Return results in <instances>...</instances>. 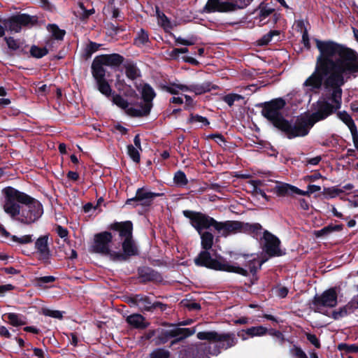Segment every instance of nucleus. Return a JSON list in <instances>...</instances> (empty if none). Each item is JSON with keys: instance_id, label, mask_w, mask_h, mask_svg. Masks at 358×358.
Returning a JSON list of instances; mask_svg holds the SVG:
<instances>
[{"instance_id": "nucleus-62", "label": "nucleus", "mask_w": 358, "mask_h": 358, "mask_svg": "<svg viewBox=\"0 0 358 358\" xmlns=\"http://www.w3.org/2000/svg\"><path fill=\"white\" fill-rule=\"evenodd\" d=\"M220 187L217 184L206 185L205 187L201 188V191H206L207 189H213L215 191H220Z\"/></svg>"}, {"instance_id": "nucleus-22", "label": "nucleus", "mask_w": 358, "mask_h": 358, "mask_svg": "<svg viewBox=\"0 0 358 358\" xmlns=\"http://www.w3.org/2000/svg\"><path fill=\"white\" fill-rule=\"evenodd\" d=\"M141 92L143 98V102H141L138 106H145L150 104V108H152V100L155 96L154 90L148 84H143L141 87Z\"/></svg>"}, {"instance_id": "nucleus-18", "label": "nucleus", "mask_w": 358, "mask_h": 358, "mask_svg": "<svg viewBox=\"0 0 358 358\" xmlns=\"http://www.w3.org/2000/svg\"><path fill=\"white\" fill-rule=\"evenodd\" d=\"M0 234L1 235L8 238L10 241L15 243L18 245H24L32 242V235H24L20 237L11 235L8 232L2 224H0Z\"/></svg>"}, {"instance_id": "nucleus-47", "label": "nucleus", "mask_w": 358, "mask_h": 358, "mask_svg": "<svg viewBox=\"0 0 358 358\" xmlns=\"http://www.w3.org/2000/svg\"><path fill=\"white\" fill-rule=\"evenodd\" d=\"M290 353L294 358H308L306 354L300 348L296 346L290 350Z\"/></svg>"}, {"instance_id": "nucleus-24", "label": "nucleus", "mask_w": 358, "mask_h": 358, "mask_svg": "<svg viewBox=\"0 0 358 358\" xmlns=\"http://www.w3.org/2000/svg\"><path fill=\"white\" fill-rule=\"evenodd\" d=\"M163 89L171 94H178L180 92H191V84L183 85L171 83L169 85L164 86Z\"/></svg>"}, {"instance_id": "nucleus-36", "label": "nucleus", "mask_w": 358, "mask_h": 358, "mask_svg": "<svg viewBox=\"0 0 358 358\" xmlns=\"http://www.w3.org/2000/svg\"><path fill=\"white\" fill-rule=\"evenodd\" d=\"M17 20L20 22L21 26H27L33 24L36 22L34 17L30 16L27 14H21L17 15Z\"/></svg>"}, {"instance_id": "nucleus-64", "label": "nucleus", "mask_w": 358, "mask_h": 358, "mask_svg": "<svg viewBox=\"0 0 358 358\" xmlns=\"http://www.w3.org/2000/svg\"><path fill=\"white\" fill-rule=\"evenodd\" d=\"M0 335L3 337H6V338L10 337V334L8 329L4 326L0 327Z\"/></svg>"}, {"instance_id": "nucleus-45", "label": "nucleus", "mask_w": 358, "mask_h": 358, "mask_svg": "<svg viewBox=\"0 0 358 358\" xmlns=\"http://www.w3.org/2000/svg\"><path fill=\"white\" fill-rule=\"evenodd\" d=\"M79 7L80 9V12L79 13V17L82 20L87 19V17H89V16H90L94 13V8L86 9L83 5V3H79Z\"/></svg>"}, {"instance_id": "nucleus-37", "label": "nucleus", "mask_w": 358, "mask_h": 358, "mask_svg": "<svg viewBox=\"0 0 358 358\" xmlns=\"http://www.w3.org/2000/svg\"><path fill=\"white\" fill-rule=\"evenodd\" d=\"M30 52L34 57L41 58L48 53V50L46 48L33 45L30 49Z\"/></svg>"}, {"instance_id": "nucleus-5", "label": "nucleus", "mask_w": 358, "mask_h": 358, "mask_svg": "<svg viewBox=\"0 0 358 358\" xmlns=\"http://www.w3.org/2000/svg\"><path fill=\"white\" fill-rule=\"evenodd\" d=\"M208 250H203L194 259V263L197 266H205L218 271L233 272L242 275H246V271L239 266L230 265L229 262L226 261H220L213 259Z\"/></svg>"}, {"instance_id": "nucleus-35", "label": "nucleus", "mask_w": 358, "mask_h": 358, "mask_svg": "<svg viewBox=\"0 0 358 358\" xmlns=\"http://www.w3.org/2000/svg\"><path fill=\"white\" fill-rule=\"evenodd\" d=\"M157 16L158 24L162 26L164 29L171 28V23L167 17L158 9L156 11Z\"/></svg>"}, {"instance_id": "nucleus-51", "label": "nucleus", "mask_w": 358, "mask_h": 358, "mask_svg": "<svg viewBox=\"0 0 358 358\" xmlns=\"http://www.w3.org/2000/svg\"><path fill=\"white\" fill-rule=\"evenodd\" d=\"M43 314L46 316L58 319H61L63 317V314L61 311L50 309L43 310Z\"/></svg>"}, {"instance_id": "nucleus-63", "label": "nucleus", "mask_w": 358, "mask_h": 358, "mask_svg": "<svg viewBox=\"0 0 358 358\" xmlns=\"http://www.w3.org/2000/svg\"><path fill=\"white\" fill-rule=\"evenodd\" d=\"M350 132L352 136L354 145L355 148L358 150V134L357 128H355V131L351 130Z\"/></svg>"}, {"instance_id": "nucleus-11", "label": "nucleus", "mask_w": 358, "mask_h": 358, "mask_svg": "<svg viewBox=\"0 0 358 358\" xmlns=\"http://www.w3.org/2000/svg\"><path fill=\"white\" fill-rule=\"evenodd\" d=\"M113 104L124 110L125 113L132 117H141L147 115L150 111V104L145 106H130L126 99L118 94L112 97Z\"/></svg>"}, {"instance_id": "nucleus-61", "label": "nucleus", "mask_w": 358, "mask_h": 358, "mask_svg": "<svg viewBox=\"0 0 358 358\" xmlns=\"http://www.w3.org/2000/svg\"><path fill=\"white\" fill-rule=\"evenodd\" d=\"M100 45L96 43H92L91 42L87 47V50L88 52L90 53H93L94 52H96L98 49H99V47Z\"/></svg>"}, {"instance_id": "nucleus-17", "label": "nucleus", "mask_w": 358, "mask_h": 358, "mask_svg": "<svg viewBox=\"0 0 358 358\" xmlns=\"http://www.w3.org/2000/svg\"><path fill=\"white\" fill-rule=\"evenodd\" d=\"M267 331V328L263 326L252 327L240 331L238 333V336L242 340L245 341L250 337L262 336L266 334Z\"/></svg>"}, {"instance_id": "nucleus-41", "label": "nucleus", "mask_w": 358, "mask_h": 358, "mask_svg": "<svg viewBox=\"0 0 358 358\" xmlns=\"http://www.w3.org/2000/svg\"><path fill=\"white\" fill-rule=\"evenodd\" d=\"M174 182L179 186H185L187 184V179L182 171H178L174 176Z\"/></svg>"}, {"instance_id": "nucleus-44", "label": "nucleus", "mask_w": 358, "mask_h": 358, "mask_svg": "<svg viewBox=\"0 0 358 358\" xmlns=\"http://www.w3.org/2000/svg\"><path fill=\"white\" fill-rule=\"evenodd\" d=\"M9 29L12 31L19 32L21 29V24L17 20V15L12 17L8 20Z\"/></svg>"}, {"instance_id": "nucleus-34", "label": "nucleus", "mask_w": 358, "mask_h": 358, "mask_svg": "<svg viewBox=\"0 0 358 358\" xmlns=\"http://www.w3.org/2000/svg\"><path fill=\"white\" fill-rule=\"evenodd\" d=\"M280 32L278 31H271L268 34L264 35L259 41L258 44L259 45H267L269 42L273 40V36H279Z\"/></svg>"}, {"instance_id": "nucleus-20", "label": "nucleus", "mask_w": 358, "mask_h": 358, "mask_svg": "<svg viewBox=\"0 0 358 358\" xmlns=\"http://www.w3.org/2000/svg\"><path fill=\"white\" fill-rule=\"evenodd\" d=\"M127 322L133 328L143 329L149 326L145 318L141 314H132L127 317Z\"/></svg>"}, {"instance_id": "nucleus-10", "label": "nucleus", "mask_w": 358, "mask_h": 358, "mask_svg": "<svg viewBox=\"0 0 358 358\" xmlns=\"http://www.w3.org/2000/svg\"><path fill=\"white\" fill-rule=\"evenodd\" d=\"M184 216L189 220L190 224L197 231L201 237V247L203 250H210L213 245L214 241V236L212 233L209 231H203L205 229H208L209 227H200L199 229L197 227L194 225V218L196 217L199 215H204L203 213L199 212H195L192 210H183L182 212Z\"/></svg>"}, {"instance_id": "nucleus-28", "label": "nucleus", "mask_w": 358, "mask_h": 358, "mask_svg": "<svg viewBox=\"0 0 358 358\" xmlns=\"http://www.w3.org/2000/svg\"><path fill=\"white\" fill-rule=\"evenodd\" d=\"M338 117L349 128L350 131H355L356 125L351 116L345 111H340L337 113Z\"/></svg>"}, {"instance_id": "nucleus-59", "label": "nucleus", "mask_w": 358, "mask_h": 358, "mask_svg": "<svg viewBox=\"0 0 358 358\" xmlns=\"http://www.w3.org/2000/svg\"><path fill=\"white\" fill-rule=\"evenodd\" d=\"M124 85V80L122 78L121 76L117 75L115 86L118 90H122Z\"/></svg>"}, {"instance_id": "nucleus-52", "label": "nucleus", "mask_w": 358, "mask_h": 358, "mask_svg": "<svg viewBox=\"0 0 358 358\" xmlns=\"http://www.w3.org/2000/svg\"><path fill=\"white\" fill-rule=\"evenodd\" d=\"M176 42L177 44H180V45H192L195 43L196 40L193 37H191L187 39L183 38L182 37H177V38H176Z\"/></svg>"}, {"instance_id": "nucleus-46", "label": "nucleus", "mask_w": 358, "mask_h": 358, "mask_svg": "<svg viewBox=\"0 0 358 358\" xmlns=\"http://www.w3.org/2000/svg\"><path fill=\"white\" fill-rule=\"evenodd\" d=\"M49 31L56 39H62L65 34V31L64 30L59 29L58 27L55 24L49 27Z\"/></svg>"}, {"instance_id": "nucleus-60", "label": "nucleus", "mask_w": 358, "mask_h": 358, "mask_svg": "<svg viewBox=\"0 0 358 358\" xmlns=\"http://www.w3.org/2000/svg\"><path fill=\"white\" fill-rule=\"evenodd\" d=\"M288 294V289L285 287H279L277 289V295L280 298H285Z\"/></svg>"}, {"instance_id": "nucleus-9", "label": "nucleus", "mask_w": 358, "mask_h": 358, "mask_svg": "<svg viewBox=\"0 0 358 358\" xmlns=\"http://www.w3.org/2000/svg\"><path fill=\"white\" fill-rule=\"evenodd\" d=\"M336 288H330L320 295H316L312 302L311 308L317 313H324V308H333L337 305Z\"/></svg>"}, {"instance_id": "nucleus-31", "label": "nucleus", "mask_w": 358, "mask_h": 358, "mask_svg": "<svg viewBox=\"0 0 358 358\" xmlns=\"http://www.w3.org/2000/svg\"><path fill=\"white\" fill-rule=\"evenodd\" d=\"M96 84L99 91L102 94H103L108 98H109L111 96L112 89L106 80L97 81Z\"/></svg>"}, {"instance_id": "nucleus-33", "label": "nucleus", "mask_w": 358, "mask_h": 358, "mask_svg": "<svg viewBox=\"0 0 358 358\" xmlns=\"http://www.w3.org/2000/svg\"><path fill=\"white\" fill-rule=\"evenodd\" d=\"M55 277L48 275L43 277H37L34 279V284L36 287H46L45 284L51 283L55 280Z\"/></svg>"}, {"instance_id": "nucleus-3", "label": "nucleus", "mask_w": 358, "mask_h": 358, "mask_svg": "<svg viewBox=\"0 0 358 358\" xmlns=\"http://www.w3.org/2000/svg\"><path fill=\"white\" fill-rule=\"evenodd\" d=\"M113 228L119 231L120 236L123 239V251L112 253V260L117 262L126 261L129 257L138 255V248L131 236L132 223L129 221L115 223Z\"/></svg>"}, {"instance_id": "nucleus-7", "label": "nucleus", "mask_w": 358, "mask_h": 358, "mask_svg": "<svg viewBox=\"0 0 358 358\" xmlns=\"http://www.w3.org/2000/svg\"><path fill=\"white\" fill-rule=\"evenodd\" d=\"M253 0H208L205 9L208 13H226L243 9Z\"/></svg>"}, {"instance_id": "nucleus-23", "label": "nucleus", "mask_w": 358, "mask_h": 358, "mask_svg": "<svg viewBox=\"0 0 358 358\" xmlns=\"http://www.w3.org/2000/svg\"><path fill=\"white\" fill-rule=\"evenodd\" d=\"M131 300L142 310H150L153 308L152 302L146 296L136 294Z\"/></svg>"}, {"instance_id": "nucleus-13", "label": "nucleus", "mask_w": 358, "mask_h": 358, "mask_svg": "<svg viewBox=\"0 0 358 358\" xmlns=\"http://www.w3.org/2000/svg\"><path fill=\"white\" fill-rule=\"evenodd\" d=\"M234 259L236 262L234 264L229 263V264L239 266L245 269L246 271V275L244 276L248 275L247 269H248L250 273H255L259 268H261L262 265L265 262L264 260H257L253 255H237L234 257Z\"/></svg>"}, {"instance_id": "nucleus-6", "label": "nucleus", "mask_w": 358, "mask_h": 358, "mask_svg": "<svg viewBox=\"0 0 358 358\" xmlns=\"http://www.w3.org/2000/svg\"><path fill=\"white\" fill-rule=\"evenodd\" d=\"M199 340H207L215 344L212 355H218L221 350H227L237 343V338L234 334H218L216 331H200L196 335Z\"/></svg>"}, {"instance_id": "nucleus-26", "label": "nucleus", "mask_w": 358, "mask_h": 358, "mask_svg": "<svg viewBox=\"0 0 358 358\" xmlns=\"http://www.w3.org/2000/svg\"><path fill=\"white\" fill-rule=\"evenodd\" d=\"M196 332V328H176L171 330L169 335L171 337L180 336L178 340L183 339L187 336L193 335Z\"/></svg>"}, {"instance_id": "nucleus-57", "label": "nucleus", "mask_w": 358, "mask_h": 358, "mask_svg": "<svg viewBox=\"0 0 358 358\" xmlns=\"http://www.w3.org/2000/svg\"><path fill=\"white\" fill-rule=\"evenodd\" d=\"M262 227L259 224H253L250 225H247V229L250 231L253 234H257L259 230H261Z\"/></svg>"}, {"instance_id": "nucleus-32", "label": "nucleus", "mask_w": 358, "mask_h": 358, "mask_svg": "<svg viewBox=\"0 0 358 358\" xmlns=\"http://www.w3.org/2000/svg\"><path fill=\"white\" fill-rule=\"evenodd\" d=\"M149 38L148 33L141 29L138 33L134 39V43L137 46H142L148 42Z\"/></svg>"}, {"instance_id": "nucleus-16", "label": "nucleus", "mask_w": 358, "mask_h": 358, "mask_svg": "<svg viewBox=\"0 0 358 358\" xmlns=\"http://www.w3.org/2000/svg\"><path fill=\"white\" fill-rule=\"evenodd\" d=\"M48 241V236H43L39 237L35 243V246L37 250V252L39 255V258L45 261H47L50 256V251L49 250Z\"/></svg>"}, {"instance_id": "nucleus-25", "label": "nucleus", "mask_w": 358, "mask_h": 358, "mask_svg": "<svg viewBox=\"0 0 358 358\" xmlns=\"http://www.w3.org/2000/svg\"><path fill=\"white\" fill-rule=\"evenodd\" d=\"M103 66L104 65L103 64H101V62L97 61V57H96L92 64V69L93 76L94 77L96 82L105 80L104 76L106 74V70Z\"/></svg>"}, {"instance_id": "nucleus-27", "label": "nucleus", "mask_w": 358, "mask_h": 358, "mask_svg": "<svg viewBox=\"0 0 358 358\" xmlns=\"http://www.w3.org/2000/svg\"><path fill=\"white\" fill-rule=\"evenodd\" d=\"M212 89H215L213 85L209 82H204L203 83H193L191 84V92H194L196 95L201 94L210 92Z\"/></svg>"}, {"instance_id": "nucleus-49", "label": "nucleus", "mask_w": 358, "mask_h": 358, "mask_svg": "<svg viewBox=\"0 0 358 358\" xmlns=\"http://www.w3.org/2000/svg\"><path fill=\"white\" fill-rule=\"evenodd\" d=\"M320 189H321V187L320 186H318V185H309L308 186V187H307V190L306 191H303V190L300 189V192L301 193H299V195H303V196L308 195H308H310L312 193L320 191Z\"/></svg>"}, {"instance_id": "nucleus-43", "label": "nucleus", "mask_w": 358, "mask_h": 358, "mask_svg": "<svg viewBox=\"0 0 358 358\" xmlns=\"http://www.w3.org/2000/svg\"><path fill=\"white\" fill-rule=\"evenodd\" d=\"M170 352L162 348H158L153 350L150 354V358H169Z\"/></svg>"}, {"instance_id": "nucleus-38", "label": "nucleus", "mask_w": 358, "mask_h": 358, "mask_svg": "<svg viewBox=\"0 0 358 358\" xmlns=\"http://www.w3.org/2000/svg\"><path fill=\"white\" fill-rule=\"evenodd\" d=\"M243 99V96L240 94L234 93L228 94L222 98V100L229 106H233L234 102L239 101Z\"/></svg>"}, {"instance_id": "nucleus-42", "label": "nucleus", "mask_w": 358, "mask_h": 358, "mask_svg": "<svg viewBox=\"0 0 358 358\" xmlns=\"http://www.w3.org/2000/svg\"><path fill=\"white\" fill-rule=\"evenodd\" d=\"M127 153L134 162H139L140 153L137 148H134L132 145H127Z\"/></svg>"}, {"instance_id": "nucleus-2", "label": "nucleus", "mask_w": 358, "mask_h": 358, "mask_svg": "<svg viewBox=\"0 0 358 358\" xmlns=\"http://www.w3.org/2000/svg\"><path fill=\"white\" fill-rule=\"evenodd\" d=\"M3 210L12 220L26 225L36 222L43 214L41 202L10 187L6 191Z\"/></svg>"}, {"instance_id": "nucleus-30", "label": "nucleus", "mask_w": 358, "mask_h": 358, "mask_svg": "<svg viewBox=\"0 0 358 358\" xmlns=\"http://www.w3.org/2000/svg\"><path fill=\"white\" fill-rule=\"evenodd\" d=\"M8 322L15 327L21 326L25 324L24 317L14 313H10L6 315Z\"/></svg>"}, {"instance_id": "nucleus-14", "label": "nucleus", "mask_w": 358, "mask_h": 358, "mask_svg": "<svg viewBox=\"0 0 358 358\" xmlns=\"http://www.w3.org/2000/svg\"><path fill=\"white\" fill-rule=\"evenodd\" d=\"M162 194L159 193H155L145 188H138L136 191L135 197L129 199L127 201V204L136 206H148L153 201L154 199L159 196Z\"/></svg>"}, {"instance_id": "nucleus-19", "label": "nucleus", "mask_w": 358, "mask_h": 358, "mask_svg": "<svg viewBox=\"0 0 358 358\" xmlns=\"http://www.w3.org/2000/svg\"><path fill=\"white\" fill-rule=\"evenodd\" d=\"M96 57L98 62L108 66H117L123 62V57L118 54L103 55Z\"/></svg>"}, {"instance_id": "nucleus-29", "label": "nucleus", "mask_w": 358, "mask_h": 358, "mask_svg": "<svg viewBox=\"0 0 358 358\" xmlns=\"http://www.w3.org/2000/svg\"><path fill=\"white\" fill-rule=\"evenodd\" d=\"M126 76L131 80H134L140 76V71L136 66L131 62L124 65Z\"/></svg>"}, {"instance_id": "nucleus-39", "label": "nucleus", "mask_w": 358, "mask_h": 358, "mask_svg": "<svg viewBox=\"0 0 358 358\" xmlns=\"http://www.w3.org/2000/svg\"><path fill=\"white\" fill-rule=\"evenodd\" d=\"M5 41L9 49L15 51L22 47V43L13 37H6Z\"/></svg>"}, {"instance_id": "nucleus-21", "label": "nucleus", "mask_w": 358, "mask_h": 358, "mask_svg": "<svg viewBox=\"0 0 358 358\" xmlns=\"http://www.w3.org/2000/svg\"><path fill=\"white\" fill-rule=\"evenodd\" d=\"M274 192L278 196L299 194V193H301L299 188L287 183L277 185L274 188Z\"/></svg>"}, {"instance_id": "nucleus-53", "label": "nucleus", "mask_w": 358, "mask_h": 358, "mask_svg": "<svg viewBox=\"0 0 358 358\" xmlns=\"http://www.w3.org/2000/svg\"><path fill=\"white\" fill-rule=\"evenodd\" d=\"M191 121L192 122L200 123L202 125H208L209 124V122L206 117L200 115L192 116L191 118Z\"/></svg>"}, {"instance_id": "nucleus-12", "label": "nucleus", "mask_w": 358, "mask_h": 358, "mask_svg": "<svg viewBox=\"0 0 358 358\" xmlns=\"http://www.w3.org/2000/svg\"><path fill=\"white\" fill-rule=\"evenodd\" d=\"M113 236L110 232H103L94 236V243L92 245L93 252L99 253L110 257L112 259V253H115L110 249V243H111Z\"/></svg>"}, {"instance_id": "nucleus-50", "label": "nucleus", "mask_w": 358, "mask_h": 358, "mask_svg": "<svg viewBox=\"0 0 358 358\" xmlns=\"http://www.w3.org/2000/svg\"><path fill=\"white\" fill-rule=\"evenodd\" d=\"M325 194L329 198H334L342 194V190L338 187H331L325 189Z\"/></svg>"}, {"instance_id": "nucleus-58", "label": "nucleus", "mask_w": 358, "mask_h": 358, "mask_svg": "<svg viewBox=\"0 0 358 358\" xmlns=\"http://www.w3.org/2000/svg\"><path fill=\"white\" fill-rule=\"evenodd\" d=\"M145 274L148 275V276L145 278V280H153L157 279V273L155 272L154 271L151 269H146L145 270Z\"/></svg>"}, {"instance_id": "nucleus-56", "label": "nucleus", "mask_w": 358, "mask_h": 358, "mask_svg": "<svg viewBox=\"0 0 358 358\" xmlns=\"http://www.w3.org/2000/svg\"><path fill=\"white\" fill-rule=\"evenodd\" d=\"M57 234L62 238H65L67 237L68 236V231L66 229L61 227V226H57Z\"/></svg>"}, {"instance_id": "nucleus-4", "label": "nucleus", "mask_w": 358, "mask_h": 358, "mask_svg": "<svg viewBox=\"0 0 358 358\" xmlns=\"http://www.w3.org/2000/svg\"><path fill=\"white\" fill-rule=\"evenodd\" d=\"M194 225L200 227H213L217 233V236L227 237L241 231L243 224L236 221L217 222L207 215H199L194 218Z\"/></svg>"}, {"instance_id": "nucleus-54", "label": "nucleus", "mask_w": 358, "mask_h": 358, "mask_svg": "<svg viewBox=\"0 0 358 358\" xmlns=\"http://www.w3.org/2000/svg\"><path fill=\"white\" fill-rule=\"evenodd\" d=\"M307 339L316 348L320 347V343L315 335L311 334H306Z\"/></svg>"}, {"instance_id": "nucleus-8", "label": "nucleus", "mask_w": 358, "mask_h": 358, "mask_svg": "<svg viewBox=\"0 0 358 358\" xmlns=\"http://www.w3.org/2000/svg\"><path fill=\"white\" fill-rule=\"evenodd\" d=\"M285 106V101L282 99H277L267 103L262 111L264 117L280 130L283 127L284 122L287 121L280 113Z\"/></svg>"}, {"instance_id": "nucleus-40", "label": "nucleus", "mask_w": 358, "mask_h": 358, "mask_svg": "<svg viewBox=\"0 0 358 358\" xmlns=\"http://www.w3.org/2000/svg\"><path fill=\"white\" fill-rule=\"evenodd\" d=\"M250 183L254 187L253 192L256 196H261L266 200L268 199V196L266 194V193L262 189L258 187V186H260L262 185L261 180H252Z\"/></svg>"}, {"instance_id": "nucleus-55", "label": "nucleus", "mask_w": 358, "mask_h": 358, "mask_svg": "<svg viewBox=\"0 0 358 358\" xmlns=\"http://www.w3.org/2000/svg\"><path fill=\"white\" fill-rule=\"evenodd\" d=\"M13 288H14V287L10 284L1 285L0 286V296H4L6 292L12 290Z\"/></svg>"}, {"instance_id": "nucleus-1", "label": "nucleus", "mask_w": 358, "mask_h": 358, "mask_svg": "<svg viewBox=\"0 0 358 358\" xmlns=\"http://www.w3.org/2000/svg\"><path fill=\"white\" fill-rule=\"evenodd\" d=\"M319 55L316 58L314 71L302 84L303 89L310 98L322 87L331 92L329 99L317 101L315 111L297 117L294 124L287 120L280 129L289 138L303 137L313 125L325 120L342 103L341 87L352 77L358 74V54L353 50L332 41L315 40Z\"/></svg>"}, {"instance_id": "nucleus-48", "label": "nucleus", "mask_w": 358, "mask_h": 358, "mask_svg": "<svg viewBox=\"0 0 358 358\" xmlns=\"http://www.w3.org/2000/svg\"><path fill=\"white\" fill-rule=\"evenodd\" d=\"M348 315V309L346 306L342 307L332 313V317L334 320H339Z\"/></svg>"}, {"instance_id": "nucleus-15", "label": "nucleus", "mask_w": 358, "mask_h": 358, "mask_svg": "<svg viewBox=\"0 0 358 358\" xmlns=\"http://www.w3.org/2000/svg\"><path fill=\"white\" fill-rule=\"evenodd\" d=\"M264 251L271 257L281 256L282 252L280 249V240L271 233L265 231L264 234Z\"/></svg>"}]
</instances>
